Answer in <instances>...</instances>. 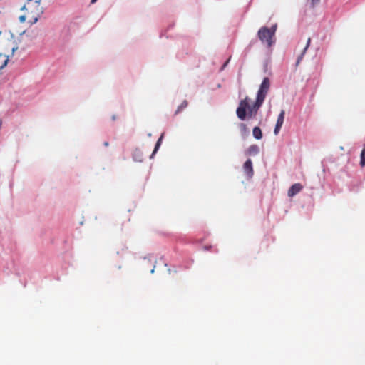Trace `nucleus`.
<instances>
[{
	"label": "nucleus",
	"mask_w": 365,
	"mask_h": 365,
	"mask_svg": "<svg viewBox=\"0 0 365 365\" xmlns=\"http://www.w3.org/2000/svg\"><path fill=\"white\" fill-rule=\"evenodd\" d=\"M360 165L361 167L365 166V148H363V150L361 152L360 155Z\"/></svg>",
	"instance_id": "obj_12"
},
{
	"label": "nucleus",
	"mask_w": 365,
	"mask_h": 365,
	"mask_svg": "<svg viewBox=\"0 0 365 365\" xmlns=\"http://www.w3.org/2000/svg\"><path fill=\"white\" fill-rule=\"evenodd\" d=\"M228 63V61H227L226 63H225L224 64V66H225L227 65V63Z\"/></svg>",
	"instance_id": "obj_20"
},
{
	"label": "nucleus",
	"mask_w": 365,
	"mask_h": 365,
	"mask_svg": "<svg viewBox=\"0 0 365 365\" xmlns=\"http://www.w3.org/2000/svg\"><path fill=\"white\" fill-rule=\"evenodd\" d=\"M269 88L270 81L269 78L265 77L257 91L256 101L252 106L250 105V98L248 96H246L240 101L239 106L236 110L237 118L241 120H244L247 115L250 118L255 117L263 104Z\"/></svg>",
	"instance_id": "obj_1"
},
{
	"label": "nucleus",
	"mask_w": 365,
	"mask_h": 365,
	"mask_svg": "<svg viewBox=\"0 0 365 365\" xmlns=\"http://www.w3.org/2000/svg\"><path fill=\"white\" fill-rule=\"evenodd\" d=\"M277 27V24L272 25L271 28L262 26L257 32L258 38L261 42L266 44L267 47H271L274 43V37L275 36Z\"/></svg>",
	"instance_id": "obj_2"
},
{
	"label": "nucleus",
	"mask_w": 365,
	"mask_h": 365,
	"mask_svg": "<svg viewBox=\"0 0 365 365\" xmlns=\"http://www.w3.org/2000/svg\"><path fill=\"white\" fill-rule=\"evenodd\" d=\"M104 145H105V146H108V142H105V143H104Z\"/></svg>",
	"instance_id": "obj_19"
},
{
	"label": "nucleus",
	"mask_w": 365,
	"mask_h": 365,
	"mask_svg": "<svg viewBox=\"0 0 365 365\" xmlns=\"http://www.w3.org/2000/svg\"><path fill=\"white\" fill-rule=\"evenodd\" d=\"M243 170L245 173L247 175V177L251 178L254 174L252 162L250 159H248L245 161L243 165Z\"/></svg>",
	"instance_id": "obj_5"
},
{
	"label": "nucleus",
	"mask_w": 365,
	"mask_h": 365,
	"mask_svg": "<svg viewBox=\"0 0 365 365\" xmlns=\"http://www.w3.org/2000/svg\"><path fill=\"white\" fill-rule=\"evenodd\" d=\"M259 152V147L257 145H250L246 151L247 155L253 156L258 154Z\"/></svg>",
	"instance_id": "obj_8"
},
{
	"label": "nucleus",
	"mask_w": 365,
	"mask_h": 365,
	"mask_svg": "<svg viewBox=\"0 0 365 365\" xmlns=\"http://www.w3.org/2000/svg\"><path fill=\"white\" fill-rule=\"evenodd\" d=\"M240 127L242 130H246L247 127H246V125L245 124H240Z\"/></svg>",
	"instance_id": "obj_15"
},
{
	"label": "nucleus",
	"mask_w": 365,
	"mask_h": 365,
	"mask_svg": "<svg viewBox=\"0 0 365 365\" xmlns=\"http://www.w3.org/2000/svg\"><path fill=\"white\" fill-rule=\"evenodd\" d=\"M303 188V186L300 183H295L292 185L288 190V196L290 197H294L295 195L299 193Z\"/></svg>",
	"instance_id": "obj_6"
},
{
	"label": "nucleus",
	"mask_w": 365,
	"mask_h": 365,
	"mask_svg": "<svg viewBox=\"0 0 365 365\" xmlns=\"http://www.w3.org/2000/svg\"><path fill=\"white\" fill-rule=\"evenodd\" d=\"M162 138H163V135L160 137V138L158 140L156 144H155V148H154V150L153 152V155H154L158 150V148H160V145H161V141H162Z\"/></svg>",
	"instance_id": "obj_13"
},
{
	"label": "nucleus",
	"mask_w": 365,
	"mask_h": 365,
	"mask_svg": "<svg viewBox=\"0 0 365 365\" xmlns=\"http://www.w3.org/2000/svg\"><path fill=\"white\" fill-rule=\"evenodd\" d=\"M116 118H116V115H113L112 116V120H116Z\"/></svg>",
	"instance_id": "obj_17"
},
{
	"label": "nucleus",
	"mask_w": 365,
	"mask_h": 365,
	"mask_svg": "<svg viewBox=\"0 0 365 365\" xmlns=\"http://www.w3.org/2000/svg\"><path fill=\"white\" fill-rule=\"evenodd\" d=\"M252 133L253 136L257 140H260L262 138V133L259 127H255L253 128Z\"/></svg>",
	"instance_id": "obj_10"
},
{
	"label": "nucleus",
	"mask_w": 365,
	"mask_h": 365,
	"mask_svg": "<svg viewBox=\"0 0 365 365\" xmlns=\"http://www.w3.org/2000/svg\"><path fill=\"white\" fill-rule=\"evenodd\" d=\"M96 1H97V0H91V4H94V3H96Z\"/></svg>",
	"instance_id": "obj_18"
},
{
	"label": "nucleus",
	"mask_w": 365,
	"mask_h": 365,
	"mask_svg": "<svg viewBox=\"0 0 365 365\" xmlns=\"http://www.w3.org/2000/svg\"><path fill=\"white\" fill-rule=\"evenodd\" d=\"M310 43H311V38H309L307 39V44L305 46V47L302 50L301 54L297 58V62H296V66H298L300 63L301 61L302 60L304 56L305 55V53L307 52V50L308 49V48H309V46L310 45Z\"/></svg>",
	"instance_id": "obj_7"
},
{
	"label": "nucleus",
	"mask_w": 365,
	"mask_h": 365,
	"mask_svg": "<svg viewBox=\"0 0 365 365\" xmlns=\"http://www.w3.org/2000/svg\"><path fill=\"white\" fill-rule=\"evenodd\" d=\"M285 111L282 110L279 115H278L277 123L274 128V133L275 135H277L284 123Z\"/></svg>",
	"instance_id": "obj_4"
},
{
	"label": "nucleus",
	"mask_w": 365,
	"mask_h": 365,
	"mask_svg": "<svg viewBox=\"0 0 365 365\" xmlns=\"http://www.w3.org/2000/svg\"><path fill=\"white\" fill-rule=\"evenodd\" d=\"M26 16H21L20 20L21 21H24L25 20Z\"/></svg>",
	"instance_id": "obj_16"
},
{
	"label": "nucleus",
	"mask_w": 365,
	"mask_h": 365,
	"mask_svg": "<svg viewBox=\"0 0 365 365\" xmlns=\"http://www.w3.org/2000/svg\"><path fill=\"white\" fill-rule=\"evenodd\" d=\"M31 11L28 13L27 17L33 19V22L36 23L44 11V8L41 4V0H35L31 5Z\"/></svg>",
	"instance_id": "obj_3"
},
{
	"label": "nucleus",
	"mask_w": 365,
	"mask_h": 365,
	"mask_svg": "<svg viewBox=\"0 0 365 365\" xmlns=\"http://www.w3.org/2000/svg\"><path fill=\"white\" fill-rule=\"evenodd\" d=\"M320 0H312V4L313 6H314L316 4H317L319 2Z\"/></svg>",
	"instance_id": "obj_14"
},
{
	"label": "nucleus",
	"mask_w": 365,
	"mask_h": 365,
	"mask_svg": "<svg viewBox=\"0 0 365 365\" xmlns=\"http://www.w3.org/2000/svg\"><path fill=\"white\" fill-rule=\"evenodd\" d=\"M9 61V58L4 54L0 53V70L4 68Z\"/></svg>",
	"instance_id": "obj_9"
},
{
	"label": "nucleus",
	"mask_w": 365,
	"mask_h": 365,
	"mask_svg": "<svg viewBox=\"0 0 365 365\" xmlns=\"http://www.w3.org/2000/svg\"><path fill=\"white\" fill-rule=\"evenodd\" d=\"M187 101L186 100H184L181 104L178 106V109L176 110L175 114L177 115L180 112H181L184 108H185L187 106Z\"/></svg>",
	"instance_id": "obj_11"
}]
</instances>
